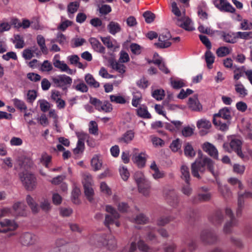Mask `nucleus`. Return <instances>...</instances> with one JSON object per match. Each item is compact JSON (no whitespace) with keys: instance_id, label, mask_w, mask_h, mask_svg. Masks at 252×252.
<instances>
[{"instance_id":"393cba45","label":"nucleus","mask_w":252,"mask_h":252,"mask_svg":"<svg viewBox=\"0 0 252 252\" xmlns=\"http://www.w3.org/2000/svg\"><path fill=\"white\" fill-rule=\"evenodd\" d=\"M26 200L32 212L34 214L37 213L39 212V208L34 199L30 195H27Z\"/></svg>"},{"instance_id":"680f3d73","label":"nucleus","mask_w":252,"mask_h":252,"mask_svg":"<svg viewBox=\"0 0 252 252\" xmlns=\"http://www.w3.org/2000/svg\"><path fill=\"white\" fill-rule=\"evenodd\" d=\"M199 39L202 43L206 47L208 50H210L212 45L209 38L205 35L200 34L199 36Z\"/></svg>"},{"instance_id":"20e7f679","label":"nucleus","mask_w":252,"mask_h":252,"mask_svg":"<svg viewBox=\"0 0 252 252\" xmlns=\"http://www.w3.org/2000/svg\"><path fill=\"white\" fill-rule=\"evenodd\" d=\"M225 214L226 216L229 219L224 224L223 231L225 233H230L232 232V228L237 224V220L235 218L233 213L229 208H226Z\"/></svg>"},{"instance_id":"ddd939ff","label":"nucleus","mask_w":252,"mask_h":252,"mask_svg":"<svg viewBox=\"0 0 252 252\" xmlns=\"http://www.w3.org/2000/svg\"><path fill=\"white\" fill-rule=\"evenodd\" d=\"M53 65L54 66L62 72H66L68 74L72 75L75 72V70H73L70 69L68 65L65 63L63 61H60L59 60H53Z\"/></svg>"},{"instance_id":"bb28decb","label":"nucleus","mask_w":252,"mask_h":252,"mask_svg":"<svg viewBox=\"0 0 252 252\" xmlns=\"http://www.w3.org/2000/svg\"><path fill=\"white\" fill-rule=\"evenodd\" d=\"M74 84L72 86L73 88L78 91L82 93H86L88 90L87 86L83 82L82 80H75Z\"/></svg>"},{"instance_id":"9b49d317","label":"nucleus","mask_w":252,"mask_h":252,"mask_svg":"<svg viewBox=\"0 0 252 252\" xmlns=\"http://www.w3.org/2000/svg\"><path fill=\"white\" fill-rule=\"evenodd\" d=\"M203 150L214 159H218V151L212 144L206 142L202 145Z\"/></svg>"},{"instance_id":"412c9836","label":"nucleus","mask_w":252,"mask_h":252,"mask_svg":"<svg viewBox=\"0 0 252 252\" xmlns=\"http://www.w3.org/2000/svg\"><path fill=\"white\" fill-rule=\"evenodd\" d=\"M26 206L23 202H15L12 208L15 212V215L24 216L26 215L25 210Z\"/></svg>"},{"instance_id":"f03ea898","label":"nucleus","mask_w":252,"mask_h":252,"mask_svg":"<svg viewBox=\"0 0 252 252\" xmlns=\"http://www.w3.org/2000/svg\"><path fill=\"white\" fill-rule=\"evenodd\" d=\"M206 167L214 177L218 176V173L215 170V162L210 158H204L202 160H196L191 164V173L192 175L196 178L200 179V176L199 172L203 173L205 171Z\"/></svg>"},{"instance_id":"6e6552de","label":"nucleus","mask_w":252,"mask_h":252,"mask_svg":"<svg viewBox=\"0 0 252 252\" xmlns=\"http://www.w3.org/2000/svg\"><path fill=\"white\" fill-rule=\"evenodd\" d=\"M171 38V35L169 32H163L158 37L159 42L155 43V45L159 48H168L171 45V42L168 41Z\"/></svg>"},{"instance_id":"6e6d98bb","label":"nucleus","mask_w":252,"mask_h":252,"mask_svg":"<svg viewBox=\"0 0 252 252\" xmlns=\"http://www.w3.org/2000/svg\"><path fill=\"white\" fill-rule=\"evenodd\" d=\"M211 197V194L210 193H199L196 197L195 198V199L193 201L196 202L195 199H197L200 201H209Z\"/></svg>"},{"instance_id":"7ed1b4c3","label":"nucleus","mask_w":252,"mask_h":252,"mask_svg":"<svg viewBox=\"0 0 252 252\" xmlns=\"http://www.w3.org/2000/svg\"><path fill=\"white\" fill-rule=\"evenodd\" d=\"M51 81L53 86L56 88H60L65 94L67 92L72 83V79L65 74H60L51 77Z\"/></svg>"},{"instance_id":"473e14b6","label":"nucleus","mask_w":252,"mask_h":252,"mask_svg":"<svg viewBox=\"0 0 252 252\" xmlns=\"http://www.w3.org/2000/svg\"><path fill=\"white\" fill-rule=\"evenodd\" d=\"M218 184L219 191L224 198L226 199L231 196V192L227 186L225 185H222L218 182Z\"/></svg>"},{"instance_id":"69168bd1","label":"nucleus","mask_w":252,"mask_h":252,"mask_svg":"<svg viewBox=\"0 0 252 252\" xmlns=\"http://www.w3.org/2000/svg\"><path fill=\"white\" fill-rule=\"evenodd\" d=\"M233 170L235 173L242 175L244 173L245 166L239 164H234L233 166Z\"/></svg>"},{"instance_id":"e433bc0d","label":"nucleus","mask_w":252,"mask_h":252,"mask_svg":"<svg viewBox=\"0 0 252 252\" xmlns=\"http://www.w3.org/2000/svg\"><path fill=\"white\" fill-rule=\"evenodd\" d=\"M84 189V192L88 200L91 203L93 201V195L94 194V189L92 186H83Z\"/></svg>"},{"instance_id":"4c0bfd02","label":"nucleus","mask_w":252,"mask_h":252,"mask_svg":"<svg viewBox=\"0 0 252 252\" xmlns=\"http://www.w3.org/2000/svg\"><path fill=\"white\" fill-rule=\"evenodd\" d=\"M37 42L40 46L42 53L44 54H47L48 53V50L45 45V39L42 35H38L37 36Z\"/></svg>"},{"instance_id":"2eb2a0df","label":"nucleus","mask_w":252,"mask_h":252,"mask_svg":"<svg viewBox=\"0 0 252 252\" xmlns=\"http://www.w3.org/2000/svg\"><path fill=\"white\" fill-rule=\"evenodd\" d=\"M36 237L32 233L26 232L20 237V242L23 245L29 246L32 245L36 240Z\"/></svg>"},{"instance_id":"72a5a7b5","label":"nucleus","mask_w":252,"mask_h":252,"mask_svg":"<svg viewBox=\"0 0 252 252\" xmlns=\"http://www.w3.org/2000/svg\"><path fill=\"white\" fill-rule=\"evenodd\" d=\"M213 123L215 126H219V129L223 131H225L228 130V126L230 124V123L228 121L227 123H222L220 119L215 117H213Z\"/></svg>"},{"instance_id":"37998d69","label":"nucleus","mask_w":252,"mask_h":252,"mask_svg":"<svg viewBox=\"0 0 252 252\" xmlns=\"http://www.w3.org/2000/svg\"><path fill=\"white\" fill-rule=\"evenodd\" d=\"M14 106L18 109L22 111L27 109V107L25 103L22 100L18 98H14L12 100Z\"/></svg>"},{"instance_id":"5701e85b","label":"nucleus","mask_w":252,"mask_h":252,"mask_svg":"<svg viewBox=\"0 0 252 252\" xmlns=\"http://www.w3.org/2000/svg\"><path fill=\"white\" fill-rule=\"evenodd\" d=\"M150 168L154 171L152 174L153 177L158 180L163 178L165 177V173L163 171H160L155 161H153L151 164Z\"/></svg>"},{"instance_id":"39448f33","label":"nucleus","mask_w":252,"mask_h":252,"mask_svg":"<svg viewBox=\"0 0 252 252\" xmlns=\"http://www.w3.org/2000/svg\"><path fill=\"white\" fill-rule=\"evenodd\" d=\"M200 239L204 243L206 244H213L218 240L216 234L210 230H203L200 234Z\"/></svg>"},{"instance_id":"4d7b16f0","label":"nucleus","mask_w":252,"mask_h":252,"mask_svg":"<svg viewBox=\"0 0 252 252\" xmlns=\"http://www.w3.org/2000/svg\"><path fill=\"white\" fill-rule=\"evenodd\" d=\"M148 221V218L143 214H140L134 219V222L138 224H145Z\"/></svg>"},{"instance_id":"864d4df0","label":"nucleus","mask_w":252,"mask_h":252,"mask_svg":"<svg viewBox=\"0 0 252 252\" xmlns=\"http://www.w3.org/2000/svg\"><path fill=\"white\" fill-rule=\"evenodd\" d=\"M111 225L115 224L117 227L120 225V222L117 220H114L113 219H117L119 218L120 215L119 213L111 207Z\"/></svg>"},{"instance_id":"c03bdc74","label":"nucleus","mask_w":252,"mask_h":252,"mask_svg":"<svg viewBox=\"0 0 252 252\" xmlns=\"http://www.w3.org/2000/svg\"><path fill=\"white\" fill-rule=\"evenodd\" d=\"M236 34H237V39L249 40L252 38V32H236Z\"/></svg>"},{"instance_id":"9d476101","label":"nucleus","mask_w":252,"mask_h":252,"mask_svg":"<svg viewBox=\"0 0 252 252\" xmlns=\"http://www.w3.org/2000/svg\"><path fill=\"white\" fill-rule=\"evenodd\" d=\"M164 195L168 203L173 207H176L179 203V199L174 189L164 191Z\"/></svg>"},{"instance_id":"f3484780","label":"nucleus","mask_w":252,"mask_h":252,"mask_svg":"<svg viewBox=\"0 0 252 252\" xmlns=\"http://www.w3.org/2000/svg\"><path fill=\"white\" fill-rule=\"evenodd\" d=\"M88 137L87 134H83L79 137L77 146L73 150V153L75 155L82 153L85 149L84 140Z\"/></svg>"},{"instance_id":"49530a36","label":"nucleus","mask_w":252,"mask_h":252,"mask_svg":"<svg viewBox=\"0 0 252 252\" xmlns=\"http://www.w3.org/2000/svg\"><path fill=\"white\" fill-rule=\"evenodd\" d=\"M235 89L236 92L239 94L241 96L244 97L248 94L247 90L241 84L235 85Z\"/></svg>"},{"instance_id":"2f4dec72","label":"nucleus","mask_w":252,"mask_h":252,"mask_svg":"<svg viewBox=\"0 0 252 252\" xmlns=\"http://www.w3.org/2000/svg\"><path fill=\"white\" fill-rule=\"evenodd\" d=\"M142 100V95L139 91H136L132 94V105L137 107Z\"/></svg>"},{"instance_id":"8fccbe9b","label":"nucleus","mask_w":252,"mask_h":252,"mask_svg":"<svg viewBox=\"0 0 252 252\" xmlns=\"http://www.w3.org/2000/svg\"><path fill=\"white\" fill-rule=\"evenodd\" d=\"M98 126L97 123L94 121H92L89 124V131L90 133L94 135H97L98 133Z\"/></svg>"},{"instance_id":"c756f323","label":"nucleus","mask_w":252,"mask_h":252,"mask_svg":"<svg viewBox=\"0 0 252 252\" xmlns=\"http://www.w3.org/2000/svg\"><path fill=\"white\" fill-rule=\"evenodd\" d=\"M181 173V178L184 180L186 184H189L190 181V173L188 167L186 165H183L180 168Z\"/></svg>"},{"instance_id":"a19ab883","label":"nucleus","mask_w":252,"mask_h":252,"mask_svg":"<svg viewBox=\"0 0 252 252\" xmlns=\"http://www.w3.org/2000/svg\"><path fill=\"white\" fill-rule=\"evenodd\" d=\"M175 218L172 216L165 217L162 216L160 217L157 220V224L158 225L164 226L168 223L171 221L173 220Z\"/></svg>"},{"instance_id":"f257e3e1","label":"nucleus","mask_w":252,"mask_h":252,"mask_svg":"<svg viewBox=\"0 0 252 252\" xmlns=\"http://www.w3.org/2000/svg\"><path fill=\"white\" fill-rule=\"evenodd\" d=\"M32 164V162L28 158L25 159L19 164L21 169L26 170L19 173V178L23 186L29 191L34 190L37 186L36 177L33 174L28 171Z\"/></svg>"},{"instance_id":"603ef678","label":"nucleus","mask_w":252,"mask_h":252,"mask_svg":"<svg viewBox=\"0 0 252 252\" xmlns=\"http://www.w3.org/2000/svg\"><path fill=\"white\" fill-rule=\"evenodd\" d=\"M184 153L186 156L189 157H193L195 155V153L192 146L189 143L187 144L185 146Z\"/></svg>"},{"instance_id":"58836bf2","label":"nucleus","mask_w":252,"mask_h":252,"mask_svg":"<svg viewBox=\"0 0 252 252\" xmlns=\"http://www.w3.org/2000/svg\"><path fill=\"white\" fill-rule=\"evenodd\" d=\"M91 165L94 171L99 170L102 166V162L98 156H95L91 160Z\"/></svg>"},{"instance_id":"b1692460","label":"nucleus","mask_w":252,"mask_h":252,"mask_svg":"<svg viewBox=\"0 0 252 252\" xmlns=\"http://www.w3.org/2000/svg\"><path fill=\"white\" fill-rule=\"evenodd\" d=\"M221 38L226 42L234 44L237 41V37L236 33H226L223 32L221 34Z\"/></svg>"},{"instance_id":"6ab92c4d","label":"nucleus","mask_w":252,"mask_h":252,"mask_svg":"<svg viewBox=\"0 0 252 252\" xmlns=\"http://www.w3.org/2000/svg\"><path fill=\"white\" fill-rule=\"evenodd\" d=\"M223 220V216L222 212L220 210L215 211L209 217V220L215 225L221 224Z\"/></svg>"},{"instance_id":"3c124183","label":"nucleus","mask_w":252,"mask_h":252,"mask_svg":"<svg viewBox=\"0 0 252 252\" xmlns=\"http://www.w3.org/2000/svg\"><path fill=\"white\" fill-rule=\"evenodd\" d=\"M230 242L233 245L238 249H242L244 247V244L243 241L240 238L231 237L230 238Z\"/></svg>"},{"instance_id":"c9c22d12","label":"nucleus","mask_w":252,"mask_h":252,"mask_svg":"<svg viewBox=\"0 0 252 252\" xmlns=\"http://www.w3.org/2000/svg\"><path fill=\"white\" fill-rule=\"evenodd\" d=\"M205 57L207 66L208 68H211L212 65L214 62L215 56L210 50H207L205 54Z\"/></svg>"},{"instance_id":"0e129e2a","label":"nucleus","mask_w":252,"mask_h":252,"mask_svg":"<svg viewBox=\"0 0 252 252\" xmlns=\"http://www.w3.org/2000/svg\"><path fill=\"white\" fill-rule=\"evenodd\" d=\"M120 25L116 22L111 21V34L115 35L121 31Z\"/></svg>"},{"instance_id":"e2e57ef3","label":"nucleus","mask_w":252,"mask_h":252,"mask_svg":"<svg viewBox=\"0 0 252 252\" xmlns=\"http://www.w3.org/2000/svg\"><path fill=\"white\" fill-rule=\"evenodd\" d=\"M181 147V144L179 139L173 140L170 145V149L174 152H177L178 150L180 149Z\"/></svg>"},{"instance_id":"79ce46f5","label":"nucleus","mask_w":252,"mask_h":252,"mask_svg":"<svg viewBox=\"0 0 252 252\" xmlns=\"http://www.w3.org/2000/svg\"><path fill=\"white\" fill-rule=\"evenodd\" d=\"M152 95L156 100H161L165 96L164 91L162 89L155 90L152 92Z\"/></svg>"},{"instance_id":"bf43d9fd","label":"nucleus","mask_w":252,"mask_h":252,"mask_svg":"<svg viewBox=\"0 0 252 252\" xmlns=\"http://www.w3.org/2000/svg\"><path fill=\"white\" fill-rule=\"evenodd\" d=\"M145 18V21L147 23H151L154 20L155 18V15L149 11L145 12L143 14Z\"/></svg>"},{"instance_id":"a211bd4d","label":"nucleus","mask_w":252,"mask_h":252,"mask_svg":"<svg viewBox=\"0 0 252 252\" xmlns=\"http://www.w3.org/2000/svg\"><path fill=\"white\" fill-rule=\"evenodd\" d=\"M137 186L139 192L142 193L145 196L149 195L151 188V183L149 181L146 179L138 184Z\"/></svg>"},{"instance_id":"a878e982","label":"nucleus","mask_w":252,"mask_h":252,"mask_svg":"<svg viewBox=\"0 0 252 252\" xmlns=\"http://www.w3.org/2000/svg\"><path fill=\"white\" fill-rule=\"evenodd\" d=\"M111 68L121 74H123L126 72V66L123 63L114 62L111 59Z\"/></svg>"},{"instance_id":"cd10ccee","label":"nucleus","mask_w":252,"mask_h":252,"mask_svg":"<svg viewBox=\"0 0 252 252\" xmlns=\"http://www.w3.org/2000/svg\"><path fill=\"white\" fill-rule=\"evenodd\" d=\"M144 154L140 153L138 155H135L132 158V160L134 163L138 166L139 168H143L145 166L146 159L143 156Z\"/></svg>"},{"instance_id":"7c9ffc66","label":"nucleus","mask_w":252,"mask_h":252,"mask_svg":"<svg viewBox=\"0 0 252 252\" xmlns=\"http://www.w3.org/2000/svg\"><path fill=\"white\" fill-rule=\"evenodd\" d=\"M134 137V132L131 130H129L126 131L120 138V141L127 144L133 140Z\"/></svg>"},{"instance_id":"dca6fc26","label":"nucleus","mask_w":252,"mask_h":252,"mask_svg":"<svg viewBox=\"0 0 252 252\" xmlns=\"http://www.w3.org/2000/svg\"><path fill=\"white\" fill-rule=\"evenodd\" d=\"M79 247L77 245L71 244L63 248H53L49 252H78Z\"/></svg>"},{"instance_id":"de8ad7c7","label":"nucleus","mask_w":252,"mask_h":252,"mask_svg":"<svg viewBox=\"0 0 252 252\" xmlns=\"http://www.w3.org/2000/svg\"><path fill=\"white\" fill-rule=\"evenodd\" d=\"M230 53V50L229 48L225 46H221L219 47L217 51L216 54L219 57H223Z\"/></svg>"},{"instance_id":"a18cd8bd","label":"nucleus","mask_w":252,"mask_h":252,"mask_svg":"<svg viewBox=\"0 0 252 252\" xmlns=\"http://www.w3.org/2000/svg\"><path fill=\"white\" fill-rule=\"evenodd\" d=\"M197 127L198 128L209 129L211 127V123L206 119H201L197 122Z\"/></svg>"},{"instance_id":"09e8293b","label":"nucleus","mask_w":252,"mask_h":252,"mask_svg":"<svg viewBox=\"0 0 252 252\" xmlns=\"http://www.w3.org/2000/svg\"><path fill=\"white\" fill-rule=\"evenodd\" d=\"M55 41L58 42L62 45H65L67 43L66 37L61 32L57 33L56 39L52 41V42Z\"/></svg>"},{"instance_id":"4be33fe9","label":"nucleus","mask_w":252,"mask_h":252,"mask_svg":"<svg viewBox=\"0 0 252 252\" xmlns=\"http://www.w3.org/2000/svg\"><path fill=\"white\" fill-rule=\"evenodd\" d=\"M189 107L194 111H200L202 109V105L196 97H190L188 101Z\"/></svg>"},{"instance_id":"338daca9","label":"nucleus","mask_w":252,"mask_h":252,"mask_svg":"<svg viewBox=\"0 0 252 252\" xmlns=\"http://www.w3.org/2000/svg\"><path fill=\"white\" fill-rule=\"evenodd\" d=\"M129 57L128 54L124 51H121L120 53V58L118 62L125 63L129 62Z\"/></svg>"},{"instance_id":"aec40b11","label":"nucleus","mask_w":252,"mask_h":252,"mask_svg":"<svg viewBox=\"0 0 252 252\" xmlns=\"http://www.w3.org/2000/svg\"><path fill=\"white\" fill-rule=\"evenodd\" d=\"M213 117L222 118L229 122L231 119L230 109L225 107L220 110L218 113L215 114Z\"/></svg>"},{"instance_id":"423d86ee","label":"nucleus","mask_w":252,"mask_h":252,"mask_svg":"<svg viewBox=\"0 0 252 252\" xmlns=\"http://www.w3.org/2000/svg\"><path fill=\"white\" fill-rule=\"evenodd\" d=\"M90 102L100 112H108L110 111V104L108 101H101L96 98L91 97Z\"/></svg>"},{"instance_id":"f8f14e48","label":"nucleus","mask_w":252,"mask_h":252,"mask_svg":"<svg viewBox=\"0 0 252 252\" xmlns=\"http://www.w3.org/2000/svg\"><path fill=\"white\" fill-rule=\"evenodd\" d=\"M252 198V192H246L243 194L238 193V208L236 211V215L238 217L241 215L242 211L244 207V198Z\"/></svg>"},{"instance_id":"052dcab7","label":"nucleus","mask_w":252,"mask_h":252,"mask_svg":"<svg viewBox=\"0 0 252 252\" xmlns=\"http://www.w3.org/2000/svg\"><path fill=\"white\" fill-rule=\"evenodd\" d=\"M52 157L50 155H48L47 153H44L42 154L41 156V158H40V161L42 163L43 165L45 166L46 167H48V164L51 161Z\"/></svg>"},{"instance_id":"f704fd0d","label":"nucleus","mask_w":252,"mask_h":252,"mask_svg":"<svg viewBox=\"0 0 252 252\" xmlns=\"http://www.w3.org/2000/svg\"><path fill=\"white\" fill-rule=\"evenodd\" d=\"M85 80L86 83L91 87L97 88L99 87V83L94 78L93 75L88 73L85 75Z\"/></svg>"},{"instance_id":"4468645a","label":"nucleus","mask_w":252,"mask_h":252,"mask_svg":"<svg viewBox=\"0 0 252 252\" xmlns=\"http://www.w3.org/2000/svg\"><path fill=\"white\" fill-rule=\"evenodd\" d=\"M229 145L233 151L237 153V155L240 157L242 159H244L245 156L243 154L241 150L242 142L239 139H232Z\"/></svg>"},{"instance_id":"c85d7f7f","label":"nucleus","mask_w":252,"mask_h":252,"mask_svg":"<svg viewBox=\"0 0 252 252\" xmlns=\"http://www.w3.org/2000/svg\"><path fill=\"white\" fill-rule=\"evenodd\" d=\"M136 112L139 117L144 119H150L152 117L151 115L148 111L147 107L144 105L137 109Z\"/></svg>"},{"instance_id":"13d9d810","label":"nucleus","mask_w":252,"mask_h":252,"mask_svg":"<svg viewBox=\"0 0 252 252\" xmlns=\"http://www.w3.org/2000/svg\"><path fill=\"white\" fill-rule=\"evenodd\" d=\"M171 85L174 89H179L185 86L182 80H171Z\"/></svg>"},{"instance_id":"1a4fd4ad","label":"nucleus","mask_w":252,"mask_h":252,"mask_svg":"<svg viewBox=\"0 0 252 252\" xmlns=\"http://www.w3.org/2000/svg\"><path fill=\"white\" fill-rule=\"evenodd\" d=\"M0 225L1 227H5L1 231H4L2 232L3 233H7L9 231H12L15 230L18 227V224L14 220L9 219H4L2 221H0Z\"/></svg>"},{"instance_id":"5fc2aeb1","label":"nucleus","mask_w":252,"mask_h":252,"mask_svg":"<svg viewBox=\"0 0 252 252\" xmlns=\"http://www.w3.org/2000/svg\"><path fill=\"white\" fill-rule=\"evenodd\" d=\"M79 7V3L78 1L70 2L67 6V11L68 12L73 14L76 12Z\"/></svg>"},{"instance_id":"0eeeda50","label":"nucleus","mask_w":252,"mask_h":252,"mask_svg":"<svg viewBox=\"0 0 252 252\" xmlns=\"http://www.w3.org/2000/svg\"><path fill=\"white\" fill-rule=\"evenodd\" d=\"M215 7L222 12L233 13L235 9L227 0H214Z\"/></svg>"},{"instance_id":"ea45409f","label":"nucleus","mask_w":252,"mask_h":252,"mask_svg":"<svg viewBox=\"0 0 252 252\" xmlns=\"http://www.w3.org/2000/svg\"><path fill=\"white\" fill-rule=\"evenodd\" d=\"M190 20L187 18L184 22L179 20L177 25L186 31H191L193 29L190 26Z\"/></svg>"},{"instance_id":"774afa93","label":"nucleus","mask_w":252,"mask_h":252,"mask_svg":"<svg viewBox=\"0 0 252 252\" xmlns=\"http://www.w3.org/2000/svg\"><path fill=\"white\" fill-rule=\"evenodd\" d=\"M240 28L244 31L250 30L252 29V23L249 22L247 19H244L241 23Z\"/></svg>"}]
</instances>
